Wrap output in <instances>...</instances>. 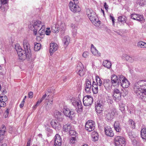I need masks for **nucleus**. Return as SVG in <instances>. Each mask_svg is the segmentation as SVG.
Instances as JSON below:
<instances>
[{"label":"nucleus","mask_w":146,"mask_h":146,"mask_svg":"<svg viewBox=\"0 0 146 146\" xmlns=\"http://www.w3.org/2000/svg\"><path fill=\"white\" fill-rule=\"evenodd\" d=\"M23 42L24 50H22L21 46L18 44L15 45V49L20 59L25 60L26 59L29 60L31 57L30 45L27 39H24Z\"/></svg>","instance_id":"1"},{"label":"nucleus","mask_w":146,"mask_h":146,"mask_svg":"<svg viewBox=\"0 0 146 146\" xmlns=\"http://www.w3.org/2000/svg\"><path fill=\"white\" fill-rule=\"evenodd\" d=\"M133 91L143 101H146V80H141L135 83Z\"/></svg>","instance_id":"2"},{"label":"nucleus","mask_w":146,"mask_h":146,"mask_svg":"<svg viewBox=\"0 0 146 146\" xmlns=\"http://www.w3.org/2000/svg\"><path fill=\"white\" fill-rule=\"evenodd\" d=\"M111 84L113 86H118L120 84L122 87L126 88L129 87V82L126 78L123 75H119L118 76L115 74L111 76Z\"/></svg>","instance_id":"3"},{"label":"nucleus","mask_w":146,"mask_h":146,"mask_svg":"<svg viewBox=\"0 0 146 146\" xmlns=\"http://www.w3.org/2000/svg\"><path fill=\"white\" fill-rule=\"evenodd\" d=\"M87 15L92 23L96 27H99L101 21L97 16L95 13L92 9H88L87 11Z\"/></svg>","instance_id":"4"},{"label":"nucleus","mask_w":146,"mask_h":146,"mask_svg":"<svg viewBox=\"0 0 146 146\" xmlns=\"http://www.w3.org/2000/svg\"><path fill=\"white\" fill-rule=\"evenodd\" d=\"M41 23V22L40 21H34L32 24L29 25V28L33 31L34 35H36L37 34V30L42 26Z\"/></svg>","instance_id":"5"},{"label":"nucleus","mask_w":146,"mask_h":146,"mask_svg":"<svg viewBox=\"0 0 146 146\" xmlns=\"http://www.w3.org/2000/svg\"><path fill=\"white\" fill-rule=\"evenodd\" d=\"M114 142L116 146H123L125 145L126 141L124 137L117 136L114 137Z\"/></svg>","instance_id":"6"},{"label":"nucleus","mask_w":146,"mask_h":146,"mask_svg":"<svg viewBox=\"0 0 146 146\" xmlns=\"http://www.w3.org/2000/svg\"><path fill=\"white\" fill-rule=\"evenodd\" d=\"M63 111L64 115L71 119L74 117L76 115L75 111L73 109L68 108H64Z\"/></svg>","instance_id":"7"},{"label":"nucleus","mask_w":146,"mask_h":146,"mask_svg":"<svg viewBox=\"0 0 146 146\" xmlns=\"http://www.w3.org/2000/svg\"><path fill=\"white\" fill-rule=\"evenodd\" d=\"M78 1L72 2L70 1L69 4V6L70 10L74 13H78L80 12L81 9L78 5Z\"/></svg>","instance_id":"8"},{"label":"nucleus","mask_w":146,"mask_h":146,"mask_svg":"<svg viewBox=\"0 0 146 146\" xmlns=\"http://www.w3.org/2000/svg\"><path fill=\"white\" fill-rule=\"evenodd\" d=\"M71 102L72 105L77 110V111H82V106L80 101L74 98H72Z\"/></svg>","instance_id":"9"},{"label":"nucleus","mask_w":146,"mask_h":146,"mask_svg":"<svg viewBox=\"0 0 146 146\" xmlns=\"http://www.w3.org/2000/svg\"><path fill=\"white\" fill-rule=\"evenodd\" d=\"M83 101L84 106H88L92 104L93 100L92 96L89 95H87L84 97Z\"/></svg>","instance_id":"10"},{"label":"nucleus","mask_w":146,"mask_h":146,"mask_svg":"<svg viewBox=\"0 0 146 146\" xmlns=\"http://www.w3.org/2000/svg\"><path fill=\"white\" fill-rule=\"evenodd\" d=\"M95 127L94 122L92 120H89L87 121L85 125L86 130L88 131H91L94 129Z\"/></svg>","instance_id":"11"},{"label":"nucleus","mask_w":146,"mask_h":146,"mask_svg":"<svg viewBox=\"0 0 146 146\" xmlns=\"http://www.w3.org/2000/svg\"><path fill=\"white\" fill-rule=\"evenodd\" d=\"M113 98L116 102H119L121 99V94L119 90L117 88L114 89L113 93Z\"/></svg>","instance_id":"12"},{"label":"nucleus","mask_w":146,"mask_h":146,"mask_svg":"<svg viewBox=\"0 0 146 146\" xmlns=\"http://www.w3.org/2000/svg\"><path fill=\"white\" fill-rule=\"evenodd\" d=\"M116 113V110L114 109H113L108 111H105V113L106 114V118L109 120H111L113 118L114 116L115 115Z\"/></svg>","instance_id":"13"},{"label":"nucleus","mask_w":146,"mask_h":146,"mask_svg":"<svg viewBox=\"0 0 146 146\" xmlns=\"http://www.w3.org/2000/svg\"><path fill=\"white\" fill-rule=\"evenodd\" d=\"M76 71L77 74L80 76H82L85 74V71L82 64H78L76 68Z\"/></svg>","instance_id":"14"},{"label":"nucleus","mask_w":146,"mask_h":146,"mask_svg":"<svg viewBox=\"0 0 146 146\" xmlns=\"http://www.w3.org/2000/svg\"><path fill=\"white\" fill-rule=\"evenodd\" d=\"M54 146H61L62 139L60 136L58 134H56L54 137Z\"/></svg>","instance_id":"15"},{"label":"nucleus","mask_w":146,"mask_h":146,"mask_svg":"<svg viewBox=\"0 0 146 146\" xmlns=\"http://www.w3.org/2000/svg\"><path fill=\"white\" fill-rule=\"evenodd\" d=\"M50 124L52 127L54 128L56 130H59L61 127L60 123L55 119H53L51 121Z\"/></svg>","instance_id":"16"},{"label":"nucleus","mask_w":146,"mask_h":146,"mask_svg":"<svg viewBox=\"0 0 146 146\" xmlns=\"http://www.w3.org/2000/svg\"><path fill=\"white\" fill-rule=\"evenodd\" d=\"M7 97L5 95L0 96V108L5 107L6 106V102L7 100Z\"/></svg>","instance_id":"17"},{"label":"nucleus","mask_w":146,"mask_h":146,"mask_svg":"<svg viewBox=\"0 0 146 146\" xmlns=\"http://www.w3.org/2000/svg\"><path fill=\"white\" fill-rule=\"evenodd\" d=\"M105 132L106 134L108 136L113 137L114 135V133L110 127H105Z\"/></svg>","instance_id":"18"},{"label":"nucleus","mask_w":146,"mask_h":146,"mask_svg":"<svg viewBox=\"0 0 146 146\" xmlns=\"http://www.w3.org/2000/svg\"><path fill=\"white\" fill-rule=\"evenodd\" d=\"M58 48V45L56 44L53 43L50 44L49 52L51 55L57 50Z\"/></svg>","instance_id":"19"},{"label":"nucleus","mask_w":146,"mask_h":146,"mask_svg":"<svg viewBox=\"0 0 146 146\" xmlns=\"http://www.w3.org/2000/svg\"><path fill=\"white\" fill-rule=\"evenodd\" d=\"M54 115L55 117L59 121H62L63 119V115L60 112L56 110L54 111Z\"/></svg>","instance_id":"20"},{"label":"nucleus","mask_w":146,"mask_h":146,"mask_svg":"<svg viewBox=\"0 0 146 146\" xmlns=\"http://www.w3.org/2000/svg\"><path fill=\"white\" fill-rule=\"evenodd\" d=\"M46 100H47L48 101L45 105V109L46 110L48 111L50 110L52 107L53 100V99L51 100L46 99Z\"/></svg>","instance_id":"21"},{"label":"nucleus","mask_w":146,"mask_h":146,"mask_svg":"<svg viewBox=\"0 0 146 146\" xmlns=\"http://www.w3.org/2000/svg\"><path fill=\"white\" fill-rule=\"evenodd\" d=\"M86 84L85 90L86 92H89L91 90L92 87L91 82L88 79H86Z\"/></svg>","instance_id":"22"},{"label":"nucleus","mask_w":146,"mask_h":146,"mask_svg":"<svg viewBox=\"0 0 146 146\" xmlns=\"http://www.w3.org/2000/svg\"><path fill=\"white\" fill-rule=\"evenodd\" d=\"M45 33V26L43 25L41 28L38 31V33L37 35V38L43 37Z\"/></svg>","instance_id":"23"},{"label":"nucleus","mask_w":146,"mask_h":146,"mask_svg":"<svg viewBox=\"0 0 146 146\" xmlns=\"http://www.w3.org/2000/svg\"><path fill=\"white\" fill-rule=\"evenodd\" d=\"M96 110V112L99 113H100L102 111L103 106L100 103H97L95 106Z\"/></svg>","instance_id":"24"},{"label":"nucleus","mask_w":146,"mask_h":146,"mask_svg":"<svg viewBox=\"0 0 146 146\" xmlns=\"http://www.w3.org/2000/svg\"><path fill=\"white\" fill-rule=\"evenodd\" d=\"M110 82L109 80H104L103 83V85L105 89L107 90H110L111 88Z\"/></svg>","instance_id":"25"},{"label":"nucleus","mask_w":146,"mask_h":146,"mask_svg":"<svg viewBox=\"0 0 146 146\" xmlns=\"http://www.w3.org/2000/svg\"><path fill=\"white\" fill-rule=\"evenodd\" d=\"M122 57L123 59L131 63L133 62L134 60L133 57H130L127 54H123Z\"/></svg>","instance_id":"26"},{"label":"nucleus","mask_w":146,"mask_h":146,"mask_svg":"<svg viewBox=\"0 0 146 146\" xmlns=\"http://www.w3.org/2000/svg\"><path fill=\"white\" fill-rule=\"evenodd\" d=\"M60 30L59 25L56 24H53L51 27L52 31L54 33H58Z\"/></svg>","instance_id":"27"},{"label":"nucleus","mask_w":146,"mask_h":146,"mask_svg":"<svg viewBox=\"0 0 146 146\" xmlns=\"http://www.w3.org/2000/svg\"><path fill=\"white\" fill-rule=\"evenodd\" d=\"M115 129L117 132H119L121 130V128L119 122L118 121H115L114 124Z\"/></svg>","instance_id":"28"},{"label":"nucleus","mask_w":146,"mask_h":146,"mask_svg":"<svg viewBox=\"0 0 146 146\" xmlns=\"http://www.w3.org/2000/svg\"><path fill=\"white\" fill-rule=\"evenodd\" d=\"M98 85L97 84L96 82H93L92 83V90L93 93L94 94H96L98 92Z\"/></svg>","instance_id":"29"},{"label":"nucleus","mask_w":146,"mask_h":146,"mask_svg":"<svg viewBox=\"0 0 146 146\" xmlns=\"http://www.w3.org/2000/svg\"><path fill=\"white\" fill-rule=\"evenodd\" d=\"M91 51L92 54L94 55L97 56H100V53L98 52L95 47L91 48Z\"/></svg>","instance_id":"30"},{"label":"nucleus","mask_w":146,"mask_h":146,"mask_svg":"<svg viewBox=\"0 0 146 146\" xmlns=\"http://www.w3.org/2000/svg\"><path fill=\"white\" fill-rule=\"evenodd\" d=\"M71 129V126L69 124H67L64 125L63 130L65 132H68Z\"/></svg>","instance_id":"31"},{"label":"nucleus","mask_w":146,"mask_h":146,"mask_svg":"<svg viewBox=\"0 0 146 146\" xmlns=\"http://www.w3.org/2000/svg\"><path fill=\"white\" fill-rule=\"evenodd\" d=\"M70 40V37L68 36H66L64 37L63 39V42L64 45L67 46L69 44Z\"/></svg>","instance_id":"32"},{"label":"nucleus","mask_w":146,"mask_h":146,"mask_svg":"<svg viewBox=\"0 0 146 146\" xmlns=\"http://www.w3.org/2000/svg\"><path fill=\"white\" fill-rule=\"evenodd\" d=\"M103 65L108 68H110L111 64L110 61L107 60H105L104 61Z\"/></svg>","instance_id":"33"},{"label":"nucleus","mask_w":146,"mask_h":146,"mask_svg":"<svg viewBox=\"0 0 146 146\" xmlns=\"http://www.w3.org/2000/svg\"><path fill=\"white\" fill-rule=\"evenodd\" d=\"M92 136L93 140L94 141H96L98 139L99 135L96 132L94 131L92 132Z\"/></svg>","instance_id":"34"},{"label":"nucleus","mask_w":146,"mask_h":146,"mask_svg":"<svg viewBox=\"0 0 146 146\" xmlns=\"http://www.w3.org/2000/svg\"><path fill=\"white\" fill-rule=\"evenodd\" d=\"M127 18L125 16H119L118 17V21L123 24L126 22Z\"/></svg>","instance_id":"35"},{"label":"nucleus","mask_w":146,"mask_h":146,"mask_svg":"<svg viewBox=\"0 0 146 146\" xmlns=\"http://www.w3.org/2000/svg\"><path fill=\"white\" fill-rule=\"evenodd\" d=\"M141 135L142 139L146 140V128H143L141 130Z\"/></svg>","instance_id":"36"},{"label":"nucleus","mask_w":146,"mask_h":146,"mask_svg":"<svg viewBox=\"0 0 146 146\" xmlns=\"http://www.w3.org/2000/svg\"><path fill=\"white\" fill-rule=\"evenodd\" d=\"M137 46L141 48H146V43L140 41L137 43Z\"/></svg>","instance_id":"37"},{"label":"nucleus","mask_w":146,"mask_h":146,"mask_svg":"<svg viewBox=\"0 0 146 146\" xmlns=\"http://www.w3.org/2000/svg\"><path fill=\"white\" fill-rule=\"evenodd\" d=\"M138 16L137 17L136 20L137 21L141 23H142L144 22V19L142 15H138Z\"/></svg>","instance_id":"38"},{"label":"nucleus","mask_w":146,"mask_h":146,"mask_svg":"<svg viewBox=\"0 0 146 146\" xmlns=\"http://www.w3.org/2000/svg\"><path fill=\"white\" fill-rule=\"evenodd\" d=\"M71 27L72 29V32L73 34V35H76L77 31V27L76 26L74 25L73 24L71 25Z\"/></svg>","instance_id":"39"},{"label":"nucleus","mask_w":146,"mask_h":146,"mask_svg":"<svg viewBox=\"0 0 146 146\" xmlns=\"http://www.w3.org/2000/svg\"><path fill=\"white\" fill-rule=\"evenodd\" d=\"M41 44L39 43L36 42L35 44L34 50L36 51L39 50L41 48Z\"/></svg>","instance_id":"40"},{"label":"nucleus","mask_w":146,"mask_h":146,"mask_svg":"<svg viewBox=\"0 0 146 146\" xmlns=\"http://www.w3.org/2000/svg\"><path fill=\"white\" fill-rule=\"evenodd\" d=\"M129 138H131L132 140V143L133 144L135 145H137V143H138V140L136 139H132L134 137L130 135H129Z\"/></svg>","instance_id":"41"},{"label":"nucleus","mask_w":146,"mask_h":146,"mask_svg":"<svg viewBox=\"0 0 146 146\" xmlns=\"http://www.w3.org/2000/svg\"><path fill=\"white\" fill-rule=\"evenodd\" d=\"M96 79L98 85L101 86L102 85V81L98 76H96Z\"/></svg>","instance_id":"42"},{"label":"nucleus","mask_w":146,"mask_h":146,"mask_svg":"<svg viewBox=\"0 0 146 146\" xmlns=\"http://www.w3.org/2000/svg\"><path fill=\"white\" fill-rule=\"evenodd\" d=\"M1 129L0 130V136L3 135H3L6 131V128L4 125H3Z\"/></svg>","instance_id":"43"},{"label":"nucleus","mask_w":146,"mask_h":146,"mask_svg":"<svg viewBox=\"0 0 146 146\" xmlns=\"http://www.w3.org/2000/svg\"><path fill=\"white\" fill-rule=\"evenodd\" d=\"M119 109L123 113L125 112V105L123 104H119Z\"/></svg>","instance_id":"44"},{"label":"nucleus","mask_w":146,"mask_h":146,"mask_svg":"<svg viewBox=\"0 0 146 146\" xmlns=\"http://www.w3.org/2000/svg\"><path fill=\"white\" fill-rule=\"evenodd\" d=\"M129 123L131 127L133 128H135V123L132 120L130 119L129 121Z\"/></svg>","instance_id":"45"},{"label":"nucleus","mask_w":146,"mask_h":146,"mask_svg":"<svg viewBox=\"0 0 146 146\" xmlns=\"http://www.w3.org/2000/svg\"><path fill=\"white\" fill-rule=\"evenodd\" d=\"M10 111V109L9 108H7L5 112L4 113V115L5 118L8 117L9 112Z\"/></svg>","instance_id":"46"},{"label":"nucleus","mask_w":146,"mask_h":146,"mask_svg":"<svg viewBox=\"0 0 146 146\" xmlns=\"http://www.w3.org/2000/svg\"><path fill=\"white\" fill-rule=\"evenodd\" d=\"M68 133L71 135H74L76 136L77 135V133L75 131L72 130V129H70V131Z\"/></svg>","instance_id":"47"},{"label":"nucleus","mask_w":146,"mask_h":146,"mask_svg":"<svg viewBox=\"0 0 146 146\" xmlns=\"http://www.w3.org/2000/svg\"><path fill=\"white\" fill-rule=\"evenodd\" d=\"M47 96V95L46 94V93H45L44 95L42 98L40 99V100H38V101L40 102V103H41L42 101H43V100H44L46 97Z\"/></svg>","instance_id":"48"},{"label":"nucleus","mask_w":146,"mask_h":146,"mask_svg":"<svg viewBox=\"0 0 146 146\" xmlns=\"http://www.w3.org/2000/svg\"><path fill=\"white\" fill-rule=\"evenodd\" d=\"M107 101L108 103L111 104L112 103L113 101L112 100V98L111 97L108 96L107 98Z\"/></svg>","instance_id":"49"},{"label":"nucleus","mask_w":146,"mask_h":146,"mask_svg":"<svg viewBox=\"0 0 146 146\" xmlns=\"http://www.w3.org/2000/svg\"><path fill=\"white\" fill-rule=\"evenodd\" d=\"M145 0H138V4L141 6H143L144 5V2Z\"/></svg>","instance_id":"50"},{"label":"nucleus","mask_w":146,"mask_h":146,"mask_svg":"<svg viewBox=\"0 0 146 146\" xmlns=\"http://www.w3.org/2000/svg\"><path fill=\"white\" fill-rule=\"evenodd\" d=\"M110 19L112 21V22L113 25H114V23H115V20L114 18L113 17L112 14V15L110 14Z\"/></svg>","instance_id":"51"},{"label":"nucleus","mask_w":146,"mask_h":146,"mask_svg":"<svg viewBox=\"0 0 146 146\" xmlns=\"http://www.w3.org/2000/svg\"><path fill=\"white\" fill-rule=\"evenodd\" d=\"M138 14H132L131 15V18L135 20H136L137 17L138 16Z\"/></svg>","instance_id":"52"},{"label":"nucleus","mask_w":146,"mask_h":146,"mask_svg":"<svg viewBox=\"0 0 146 146\" xmlns=\"http://www.w3.org/2000/svg\"><path fill=\"white\" fill-rule=\"evenodd\" d=\"M76 140V138L75 137H72L71 138L70 141V142L72 143H74L75 142Z\"/></svg>","instance_id":"53"},{"label":"nucleus","mask_w":146,"mask_h":146,"mask_svg":"<svg viewBox=\"0 0 146 146\" xmlns=\"http://www.w3.org/2000/svg\"><path fill=\"white\" fill-rule=\"evenodd\" d=\"M89 55V53L87 52H84L82 55L83 56L84 58L87 57Z\"/></svg>","instance_id":"54"},{"label":"nucleus","mask_w":146,"mask_h":146,"mask_svg":"<svg viewBox=\"0 0 146 146\" xmlns=\"http://www.w3.org/2000/svg\"><path fill=\"white\" fill-rule=\"evenodd\" d=\"M50 33V28H47L46 31H45V33L47 35H49Z\"/></svg>","instance_id":"55"},{"label":"nucleus","mask_w":146,"mask_h":146,"mask_svg":"<svg viewBox=\"0 0 146 146\" xmlns=\"http://www.w3.org/2000/svg\"><path fill=\"white\" fill-rule=\"evenodd\" d=\"M1 1L2 2V5L7 3L8 2L7 0H1Z\"/></svg>","instance_id":"56"},{"label":"nucleus","mask_w":146,"mask_h":146,"mask_svg":"<svg viewBox=\"0 0 146 146\" xmlns=\"http://www.w3.org/2000/svg\"><path fill=\"white\" fill-rule=\"evenodd\" d=\"M33 93L31 92H29L28 93L29 97L30 98H32L33 96Z\"/></svg>","instance_id":"57"},{"label":"nucleus","mask_w":146,"mask_h":146,"mask_svg":"<svg viewBox=\"0 0 146 146\" xmlns=\"http://www.w3.org/2000/svg\"><path fill=\"white\" fill-rule=\"evenodd\" d=\"M40 104V102L38 101L36 102V104L35 105L33 106V108H36V107L38 106Z\"/></svg>","instance_id":"58"},{"label":"nucleus","mask_w":146,"mask_h":146,"mask_svg":"<svg viewBox=\"0 0 146 146\" xmlns=\"http://www.w3.org/2000/svg\"><path fill=\"white\" fill-rule=\"evenodd\" d=\"M104 7L105 9H106L107 10L108 9V6L107 4V3L106 2H105L104 3Z\"/></svg>","instance_id":"59"},{"label":"nucleus","mask_w":146,"mask_h":146,"mask_svg":"<svg viewBox=\"0 0 146 146\" xmlns=\"http://www.w3.org/2000/svg\"><path fill=\"white\" fill-rule=\"evenodd\" d=\"M123 92L124 93V94H123V96H125L128 94V92L126 90H124L123 91Z\"/></svg>","instance_id":"60"},{"label":"nucleus","mask_w":146,"mask_h":146,"mask_svg":"<svg viewBox=\"0 0 146 146\" xmlns=\"http://www.w3.org/2000/svg\"><path fill=\"white\" fill-rule=\"evenodd\" d=\"M30 143H31V139H29L28 140V141L27 143V146H30Z\"/></svg>","instance_id":"61"},{"label":"nucleus","mask_w":146,"mask_h":146,"mask_svg":"<svg viewBox=\"0 0 146 146\" xmlns=\"http://www.w3.org/2000/svg\"><path fill=\"white\" fill-rule=\"evenodd\" d=\"M24 103L23 102H21L20 105V108H22L24 106Z\"/></svg>","instance_id":"62"},{"label":"nucleus","mask_w":146,"mask_h":146,"mask_svg":"<svg viewBox=\"0 0 146 146\" xmlns=\"http://www.w3.org/2000/svg\"><path fill=\"white\" fill-rule=\"evenodd\" d=\"M4 138L3 136V135L0 136V143L1 142V141H2Z\"/></svg>","instance_id":"63"},{"label":"nucleus","mask_w":146,"mask_h":146,"mask_svg":"<svg viewBox=\"0 0 146 146\" xmlns=\"http://www.w3.org/2000/svg\"><path fill=\"white\" fill-rule=\"evenodd\" d=\"M1 146H7L6 144L5 143L2 145Z\"/></svg>","instance_id":"64"}]
</instances>
